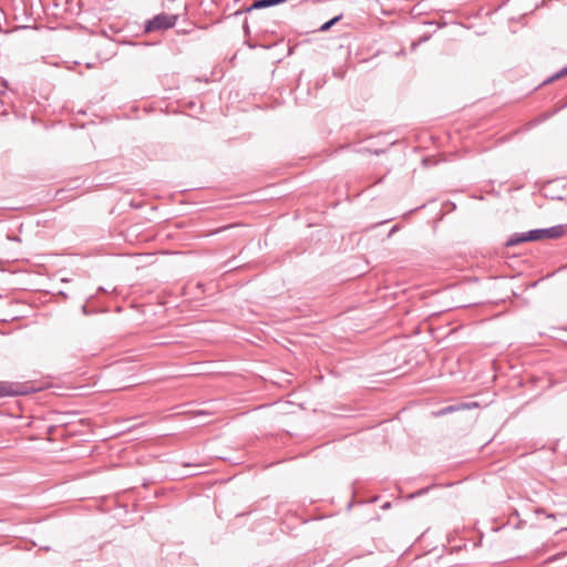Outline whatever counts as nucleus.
<instances>
[{"mask_svg": "<svg viewBox=\"0 0 567 567\" xmlns=\"http://www.w3.org/2000/svg\"><path fill=\"white\" fill-rule=\"evenodd\" d=\"M176 14L159 13L146 22L145 31L153 32L158 30H167L173 28L176 24Z\"/></svg>", "mask_w": 567, "mask_h": 567, "instance_id": "nucleus-1", "label": "nucleus"}, {"mask_svg": "<svg viewBox=\"0 0 567 567\" xmlns=\"http://www.w3.org/2000/svg\"><path fill=\"white\" fill-rule=\"evenodd\" d=\"M33 391L28 383L0 381V398L24 395Z\"/></svg>", "mask_w": 567, "mask_h": 567, "instance_id": "nucleus-2", "label": "nucleus"}, {"mask_svg": "<svg viewBox=\"0 0 567 567\" xmlns=\"http://www.w3.org/2000/svg\"><path fill=\"white\" fill-rule=\"evenodd\" d=\"M564 234V226L557 225L549 228H537L528 230V237L530 241L540 240L544 238H559Z\"/></svg>", "mask_w": 567, "mask_h": 567, "instance_id": "nucleus-3", "label": "nucleus"}, {"mask_svg": "<svg viewBox=\"0 0 567 567\" xmlns=\"http://www.w3.org/2000/svg\"><path fill=\"white\" fill-rule=\"evenodd\" d=\"M530 241V237H528V231L525 233H515L513 234L507 241L505 243L506 247H514L516 245Z\"/></svg>", "mask_w": 567, "mask_h": 567, "instance_id": "nucleus-4", "label": "nucleus"}, {"mask_svg": "<svg viewBox=\"0 0 567 567\" xmlns=\"http://www.w3.org/2000/svg\"><path fill=\"white\" fill-rule=\"evenodd\" d=\"M465 408H468V405L467 404L447 405V406L442 408L437 412H435V415H437V416L446 415V414H450L452 412H455V411H458V410H462Z\"/></svg>", "mask_w": 567, "mask_h": 567, "instance_id": "nucleus-5", "label": "nucleus"}, {"mask_svg": "<svg viewBox=\"0 0 567 567\" xmlns=\"http://www.w3.org/2000/svg\"><path fill=\"white\" fill-rule=\"evenodd\" d=\"M342 19V14L336 16L329 21L324 22L320 28L319 31L326 32L330 30L331 27H333L337 22H339Z\"/></svg>", "mask_w": 567, "mask_h": 567, "instance_id": "nucleus-6", "label": "nucleus"}, {"mask_svg": "<svg viewBox=\"0 0 567 567\" xmlns=\"http://www.w3.org/2000/svg\"><path fill=\"white\" fill-rule=\"evenodd\" d=\"M409 310L406 307H399V306H393L392 305V315H391V318H392V321L400 315V313H408Z\"/></svg>", "mask_w": 567, "mask_h": 567, "instance_id": "nucleus-7", "label": "nucleus"}, {"mask_svg": "<svg viewBox=\"0 0 567 567\" xmlns=\"http://www.w3.org/2000/svg\"><path fill=\"white\" fill-rule=\"evenodd\" d=\"M566 74H567V66L561 69L559 72H557L555 75H553L550 79H548L545 83L551 82V81L559 79Z\"/></svg>", "mask_w": 567, "mask_h": 567, "instance_id": "nucleus-8", "label": "nucleus"}, {"mask_svg": "<svg viewBox=\"0 0 567 567\" xmlns=\"http://www.w3.org/2000/svg\"><path fill=\"white\" fill-rule=\"evenodd\" d=\"M432 487H433V486H429V487H425V488H421V489L416 491L415 493L411 494V495H410V497H411V498H413V497H415V496H421V495H423V494L427 493V491H429L430 488H432Z\"/></svg>", "mask_w": 567, "mask_h": 567, "instance_id": "nucleus-9", "label": "nucleus"}, {"mask_svg": "<svg viewBox=\"0 0 567 567\" xmlns=\"http://www.w3.org/2000/svg\"><path fill=\"white\" fill-rule=\"evenodd\" d=\"M398 230H399V226L398 225L392 226V228H391L392 235L394 233H396Z\"/></svg>", "mask_w": 567, "mask_h": 567, "instance_id": "nucleus-10", "label": "nucleus"}, {"mask_svg": "<svg viewBox=\"0 0 567 567\" xmlns=\"http://www.w3.org/2000/svg\"><path fill=\"white\" fill-rule=\"evenodd\" d=\"M381 507L383 509L390 508V502H385Z\"/></svg>", "mask_w": 567, "mask_h": 567, "instance_id": "nucleus-11", "label": "nucleus"}, {"mask_svg": "<svg viewBox=\"0 0 567 567\" xmlns=\"http://www.w3.org/2000/svg\"><path fill=\"white\" fill-rule=\"evenodd\" d=\"M82 312H83L84 315H87V313H89V311H87V307H86L85 305H84V306H82Z\"/></svg>", "mask_w": 567, "mask_h": 567, "instance_id": "nucleus-12", "label": "nucleus"}, {"mask_svg": "<svg viewBox=\"0 0 567 567\" xmlns=\"http://www.w3.org/2000/svg\"><path fill=\"white\" fill-rule=\"evenodd\" d=\"M399 295V291H392V300L396 299Z\"/></svg>", "mask_w": 567, "mask_h": 567, "instance_id": "nucleus-13", "label": "nucleus"}, {"mask_svg": "<svg viewBox=\"0 0 567 567\" xmlns=\"http://www.w3.org/2000/svg\"><path fill=\"white\" fill-rule=\"evenodd\" d=\"M373 153L378 155L380 153H384V150H374Z\"/></svg>", "mask_w": 567, "mask_h": 567, "instance_id": "nucleus-14", "label": "nucleus"}, {"mask_svg": "<svg viewBox=\"0 0 567 567\" xmlns=\"http://www.w3.org/2000/svg\"><path fill=\"white\" fill-rule=\"evenodd\" d=\"M403 374H404V372L398 373V374L395 375V378H399V377H401V375H403Z\"/></svg>", "mask_w": 567, "mask_h": 567, "instance_id": "nucleus-15", "label": "nucleus"}, {"mask_svg": "<svg viewBox=\"0 0 567 567\" xmlns=\"http://www.w3.org/2000/svg\"><path fill=\"white\" fill-rule=\"evenodd\" d=\"M3 86H4V87H7V86H8V82H7V81H4V82H3Z\"/></svg>", "mask_w": 567, "mask_h": 567, "instance_id": "nucleus-16", "label": "nucleus"}]
</instances>
